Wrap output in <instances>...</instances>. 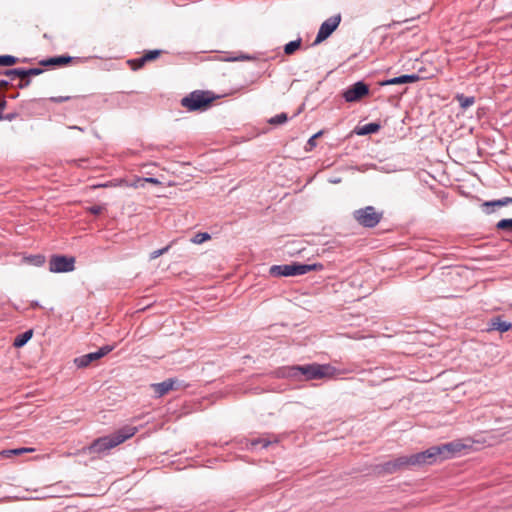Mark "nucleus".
I'll use <instances>...</instances> for the list:
<instances>
[{"mask_svg":"<svg viewBox=\"0 0 512 512\" xmlns=\"http://www.w3.org/2000/svg\"><path fill=\"white\" fill-rule=\"evenodd\" d=\"M211 238V235L207 232H199L197 233L191 241L195 244H202L203 242L209 240Z\"/></svg>","mask_w":512,"mask_h":512,"instance_id":"7c9ffc66","label":"nucleus"},{"mask_svg":"<svg viewBox=\"0 0 512 512\" xmlns=\"http://www.w3.org/2000/svg\"><path fill=\"white\" fill-rule=\"evenodd\" d=\"M341 22V14H336L326 19L320 26L317 36L313 45H318L329 38L332 33L338 28Z\"/></svg>","mask_w":512,"mask_h":512,"instance_id":"6e6552de","label":"nucleus"},{"mask_svg":"<svg viewBox=\"0 0 512 512\" xmlns=\"http://www.w3.org/2000/svg\"><path fill=\"white\" fill-rule=\"evenodd\" d=\"M104 207L101 205H93L87 208V211L93 215H99L103 212Z\"/></svg>","mask_w":512,"mask_h":512,"instance_id":"c9c22d12","label":"nucleus"},{"mask_svg":"<svg viewBox=\"0 0 512 512\" xmlns=\"http://www.w3.org/2000/svg\"><path fill=\"white\" fill-rule=\"evenodd\" d=\"M288 121V115L286 113H280L268 120V123L271 125H281Z\"/></svg>","mask_w":512,"mask_h":512,"instance_id":"c85d7f7f","label":"nucleus"},{"mask_svg":"<svg viewBox=\"0 0 512 512\" xmlns=\"http://www.w3.org/2000/svg\"><path fill=\"white\" fill-rule=\"evenodd\" d=\"M0 120H2V113H0Z\"/></svg>","mask_w":512,"mask_h":512,"instance_id":"603ef678","label":"nucleus"},{"mask_svg":"<svg viewBox=\"0 0 512 512\" xmlns=\"http://www.w3.org/2000/svg\"><path fill=\"white\" fill-rule=\"evenodd\" d=\"M30 451H33V449H31V448H19V449L8 450L6 452L10 453V454H14V455H19V454H22V453H25V452H30Z\"/></svg>","mask_w":512,"mask_h":512,"instance_id":"4c0bfd02","label":"nucleus"},{"mask_svg":"<svg viewBox=\"0 0 512 512\" xmlns=\"http://www.w3.org/2000/svg\"><path fill=\"white\" fill-rule=\"evenodd\" d=\"M136 431L137 429L135 427H123L111 435L95 439L88 447H85L83 451L90 454L104 453L134 436Z\"/></svg>","mask_w":512,"mask_h":512,"instance_id":"f03ea898","label":"nucleus"},{"mask_svg":"<svg viewBox=\"0 0 512 512\" xmlns=\"http://www.w3.org/2000/svg\"><path fill=\"white\" fill-rule=\"evenodd\" d=\"M324 131L320 130L317 133H315L313 136H311L305 146L306 151H311L314 149L317 145V139L323 135Z\"/></svg>","mask_w":512,"mask_h":512,"instance_id":"cd10ccee","label":"nucleus"},{"mask_svg":"<svg viewBox=\"0 0 512 512\" xmlns=\"http://www.w3.org/2000/svg\"><path fill=\"white\" fill-rule=\"evenodd\" d=\"M373 472L378 476L390 475L396 473L392 460L377 464L373 468Z\"/></svg>","mask_w":512,"mask_h":512,"instance_id":"dca6fc26","label":"nucleus"},{"mask_svg":"<svg viewBox=\"0 0 512 512\" xmlns=\"http://www.w3.org/2000/svg\"><path fill=\"white\" fill-rule=\"evenodd\" d=\"M6 105H7V101H6L5 97L3 96L0 100V113H2V111L6 108Z\"/></svg>","mask_w":512,"mask_h":512,"instance_id":"37998d69","label":"nucleus"},{"mask_svg":"<svg viewBox=\"0 0 512 512\" xmlns=\"http://www.w3.org/2000/svg\"><path fill=\"white\" fill-rule=\"evenodd\" d=\"M75 60L74 57L68 55H59L43 59L39 62V65L44 67H62L70 64Z\"/></svg>","mask_w":512,"mask_h":512,"instance_id":"9b49d317","label":"nucleus"},{"mask_svg":"<svg viewBox=\"0 0 512 512\" xmlns=\"http://www.w3.org/2000/svg\"><path fill=\"white\" fill-rule=\"evenodd\" d=\"M30 307L35 309V308H40L41 306H40L38 301L33 300V301L30 302Z\"/></svg>","mask_w":512,"mask_h":512,"instance_id":"a18cd8bd","label":"nucleus"},{"mask_svg":"<svg viewBox=\"0 0 512 512\" xmlns=\"http://www.w3.org/2000/svg\"><path fill=\"white\" fill-rule=\"evenodd\" d=\"M72 99L71 96H58V97H50L49 100L53 103H62Z\"/></svg>","mask_w":512,"mask_h":512,"instance_id":"e433bc0d","label":"nucleus"},{"mask_svg":"<svg viewBox=\"0 0 512 512\" xmlns=\"http://www.w3.org/2000/svg\"><path fill=\"white\" fill-rule=\"evenodd\" d=\"M75 269V257L66 255H52L49 260V271L52 273H66Z\"/></svg>","mask_w":512,"mask_h":512,"instance_id":"0eeeda50","label":"nucleus"},{"mask_svg":"<svg viewBox=\"0 0 512 512\" xmlns=\"http://www.w3.org/2000/svg\"><path fill=\"white\" fill-rule=\"evenodd\" d=\"M44 72V69L40 67H34V68H22V75L23 76H29L30 78L33 76H38Z\"/></svg>","mask_w":512,"mask_h":512,"instance_id":"c756f323","label":"nucleus"},{"mask_svg":"<svg viewBox=\"0 0 512 512\" xmlns=\"http://www.w3.org/2000/svg\"><path fill=\"white\" fill-rule=\"evenodd\" d=\"M161 54L162 50H149L142 57L139 58V61L141 62V64H145L146 62H150L157 59Z\"/></svg>","mask_w":512,"mask_h":512,"instance_id":"5701e85b","label":"nucleus"},{"mask_svg":"<svg viewBox=\"0 0 512 512\" xmlns=\"http://www.w3.org/2000/svg\"><path fill=\"white\" fill-rule=\"evenodd\" d=\"M99 360L96 353H88L79 357H76L73 362L79 369L88 367L92 362Z\"/></svg>","mask_w":512,"mask_h":512,"instance_id":"2eb2a0df","label":"nucleus"},{"mask_svg":"<svg viewBox=\"0 0 512 512\" xmlns=\"http://www.w3.org/2000/svg\"><path fill=\"white\" fill-rule=\"evenodd\" d=\"M218 98L212 91L195 90L181 99V105L188 111H205Z\"/></svg>","mask_w":512,"mask_h":512,"instance_id":"39448f33","label":"nucleus"},{"mask_svg":"<svg viewBox=\"0 0 512 512\" xmlns=\"http://www.w3.org/2000/svg\"><path fill=\"white\" fill-rule=\"evenodd\" d=\"M455 100L459 103L462 109H467L475 103L474 96H466L462 93H458L455 95Z\"/></svg>","mask_w":512,"mask_h":512,"instance_id":"6ab92c4d","label":"nucleus"},{"mask_svg":"<svg viewBox=\"0 0 512 512\" xmlns=\"http://www.w3.org/2000/svg\"><path fill=\"white\" fill-rule=\"evenodd\" d=\"M353 219L364 228L376 227L383 218V212L377 211L374 206H366L353 212Z\"/></svg>","mask_w":512,"mask_h":512,"instance_id":"423d86ee","label":"nucleus"},{"mask_svg":"<svg viewBox=\"0 0 512 512\" xmlns=\"http://www.w3.org/2000/svg\"><path fill=\"white\" fill-rule=\"evenodd\" d=\"M481 207L483 212H485L486 214H492L495 211V207H502L501 199L485 201L484 203H482Z\"/></svg>","mask_w":512,"mask_h":512,"instance_id":"412c9836","label":"nucleus"},{"mask_svg":"<svg viewBox=\"0 0 512 512\" xmlns=\"http://www.w3.org/2000/svg\"><path fill=\"white\" fill-rule=\"evenodd\" d=\"M511 242H512V240H511Z\"/></svg>","mask_w":512,"mask_h":512,"instance_id":"864d4df0","label":"nucleus"},{"mask_svg":"<svg viewBox=\"0 0 512 512\" xmlns=\"http://www.w3.org/2000/svg\"><path fill=\"white\" fill-rule=\"evenodd\" d=\"M19 96V93L13 94V98Z\"/></svg>","mask_w":512,"mask_h":512,"instance_id":"09e8293b","label":"nucleus"},{"mask_svg":"<svg viewBox=\"0 0 512 512\" xmlns=\"http://www.w3.org/2000/svg\"><path fill=\"white\" fill-rule=\"evenodd\" d=\"M420 80V76L418 74H405L398 77L390 78L384 81L379 82L380 86H388V85H402L408 83H414Z\"/></svg>","mask_w":512,"mask_h":512,"instance_id":"f8f14e48","label":"nucleus"},{"mask_svg":"<svg viewBox=\"0 0 512 512\" xmlns=\"http://www.w3.org/2000/svg\"><path fill=\"white\" fill-rule=\"evenodd\" d=\"M380 128H381V125L379 123L371 122V123L365 124L362 127L358 128L356 133L358 135H369V134L378 132L380 130Z\"/></svg>","mask_w":512,"mask_h":512,"instance_id":"a211bd4d","label":"nucleus"},{"mask_svg":"<svg viewBox=\"0 0 512 512\" xmlns=\"http://www.w3.org/2000/svg\"><path fill=\"white\" fill-rule=\"evenodd\" d=\"M324 268L321 263L305 264L292 262L290 264L273 265L269 269V274L273 277H289L304 275L310 271H320Z\"/></svg>","mask_w":512,"mask_h":512,"instance_id":"20e7f679","label":"nucleus"},{"mask_svg":"<svg viewBox=\"0 0 512 512\" xmlns=\"http://www.w3.org/2000/svg\"><path fill=\"white\" fill-rule=\"evenodd\" d=\"M70 129H77V130H80V131H83V128L79 127V126H70L69 127Z\"/></svg>","mask_w":512,"mask_h":512,"instance_id":"49530a36","label":"nucleus"},{"mask_svg":"<svg viewBox=\"0 0 512 512\" xmlns=\"http://www.w3.org/2000/svg\"><path fill=\"white\" fill-rule=\"evenodd\" d=\"M180 387L179 381L174 378H169L160 383H154L151 385L154 393L157 397H162L169 391L178 389Z\"/></svg>","mask_w":512,"mask_h":512,"instance_id":"9d476101","label":"nucleus"},{"mask_svg":"<svg viewBox=\"0 0 512 512\" xmlns=\"http://www.w3.org/2000/svg\"><path fill=\"white\" fill-rule=\"evenodd\" d=\"M114 348H115L114 345H104L101 348H99V350H97L95 353H96L98 359H101L102 357L106 356L111 351H113Z\"/></svg>","mask_w":512,"mask_h":512,"instance_id":"473e14b6","label":"nucleus"},{"mask_svg":"<svg viewBox=\"0 0 512 512\" xmlns=\"http://www.w3.org/2000/svg\"><path fill=\"white\" fill-rule=\"evenodd\" d=\"M10 85V81L7 79L0 80V90H6Z\"/></svg>","mask_w":512,"mask_h":512,"instance_id":"a19ab883","label":"nucleus"},{"mask_svg":"<svg viewBox=\"0 0 512 512\" xmlns=\"http://www.w3.org/2000/svg\"><path fill=\"white\" fill-rule=\"evenodd\" d=\"M399 23H400V22H393L392 24H390V25H389V27H392V26H394V25H396V24H399Z\"/></svg>","mask_w":512,"mask_h":512,"instance_id":"de8ad7c7","label":"nucleus"},{"mask_svg":"<svg viewBox=\"0 0 512 512\" xmlns=\"http://www.w3.org/2000/svg\"><path fill=\"white\" fill-rule=\"evenodd\" d=\"M302 44V39L298 38L296 40L290 41L289 43L285 44L284 46V53L286 55H292L294 54L298 49H300Z\"/></svg>","mask_w":512,"mask_h":512,"instance_id":"4be33fe9","label":"nucleus"},{"mask_svg":"<svg viewBox=\"0 0 512 512\" xmlns=\"http://www.w3.org/2000/svg\"><path fill=\"white\" fill-rule=\"evenodd\" d=\"M19 83L16 85L18 89H26L31 84V78L29 76H19Z\"/></svg>","mask_w":512,"mask_h":512,"instance_id":"72a5a7b5","label":"nucleus"},{"mask_svg":"<svg viewBox=\"0 0 512 512\" xmlns=\"http://www.w3.org/2000/svg\"><path fill=\"white\" fill-rule=\"evenodd\" d=\"M24 260L26 263L36 266V267H41L46 262V258L42 254L30 255V256L25 257Z\"/></svg>","mask_w":512,"mask_h":512,"instance_id":"aec40b11","label":"nucleus"},{"mask_svg":"<svg viewBox=\"0 0 512 512\" xmlns=\"http://www.w3.org/2000/svg\"><path fill=\"white\" fill-rule=\"evenodd\" d=\"M273 442H277V440L271 441V440H269L267 438H264V437H258V438L251 439L249 441V445H250L251 448H254V447L258 446V445H261L262 448H267Z\"/></svg>","mask_w":512,"mask_h":512,"instance_id":"b1692460","label":"nucleus"},{"mask_svg":"<svg viewBox=\"0 0 512 512\" xmlns=\"http://www.w3.org/2000/svg\"><path fill=\"white\" fill-rule=\"evenodd\" d=\"M502 207L507 206L509 204H512V198L511 197H504L501 199Z\"/></svg>","mask_w":512,"mask_h":512,"instance_id":"79ce46f5","label":"nucleus"},{"mask_svg":"<svg viewBox=\"0 0 512 512\" xmlns=\"http://www.w3.org/2000/svg\"><path fill=\"white\" fill-rule=\"evenodd\" d=\"M496 229L512 233V218H504L498 221Z\"/></svg>","mask_w":512,"mask_h":512,"instance_id":"a878e982","label":"nucleus"},{"mask_svg":"<svg viewBox=\"0 0 512 512\" xmlns=\"http://www.w3.org/2000/svg\"><path fill=\"white\" fill-rule=\"evenodd\" d=\"M128 63L130 64V66L133 70L140 69L144 65V64H141V62L139 61V58L129 60Z\"/></svg>","mask_w":512,"mask_h":512,"instance_id":"58836bf2","label":"nucleus"},{"mask_svg":"<svg viewBox=\"0 0 512 512\" xmlns=\"http://www.w3.org/2000/svg\"><path fill=\"white\" fill-rule=\"evenodd\" d=\"M392 461L394 463V468L396 470V473L403 471V470L415 468L411 455L399 456V457L393 459Z\"/></svg>","mask_w":512,"mask_h":512,"instance_id":"ddd939ff","label":"nucleus"},{"mask_svg":"<svg viewBox=\"0 0 512 512\" xmlns=\"http://www.w3.org/2000/svg\"><path fill=\"white\" fill-rule=\"evenodd\" d=\"M463 447L461 443L449 442L411 454L414 467L418 468L425 465H433L437 462L452 458L457 452H460Z\"/></svg>","mask_w":512,"mask_h":512,"instance_id":"f257e3e1","label":"nucleus"},{"mask_svg":"<svg viewBox=\"0 0 512 512\" xmlns=\"http://www.w3.org/2000/svg\"><path fill=\"white\" fill-rule=\"evenodd\" d=\"M18 116H19V114L16 112L7 113L5 115L2 114V119L12 121V120L16 119Z\"/></svg>","mask_w":512,"mask_h":512,"instance_id":"ea45409f","label":"nucleus"},{"mask_svg":"<svg viewBox=\"0 0 512 512\" xmlns=\"http://www.w3.org/2000/svg\"><path fill=\"white\" fill-rule=\"evenodd\" d=\"M19 62V58L13 55H0V66L10 67Z\"/></svg>","mask_w":512,"mask_h":512,"instance_id":"393cba45","label":"nucleus"},{"mask_svg":"<svg viewBox=\"0 0 512 512\" xmlns=\"http://www.w3.org/2000/svg\"><path fill=\"white\" fill-rule=\"evenodd\" d=\"M369 86L364 81H357L354 84L347 87L342 96L348 103H354L360 101L363 97L369 95Z\"/></svg>","mask_w":512,"mask_h":512,"instance_id":"1a4fd4ad","label":"nucleus"},{"mask_svg":"<svg viewBox=\"0 0 512 512\" xmlns=\"http://www.w3.org/2000/svg\"><path fill=\"white\" fill-rule=\"evenodd\" d=\"M32 336H33L32 329H29L21 334H18L13 341V346L16 348L23 347L32 338Z\"/></svg>","mask_w":512,"mask_h":512,"instance_id":"f3484780","label":"nucleus"},{"mask_svg":"<svg viewBox=\"0 0 512 512\" xmlns=\"http://www.w3.org/2000/svg\"><path fill=\"white\" fill-rule=\"evenodd\" d=\"M3 72H4V70H0V76L4 75Z\"/></svg>","mask_w":512,"mask_h":512,"instance_id":"3c124183","label":"nucleus"},{"mask_svg":"<svg viewBox=\"0 0 512 512\" xmlns=\"http://www.w3.org/2000/svg\"><path fill=\"white\" fill-rule=\"evenodd\" d=\"M512 327V323L503 321L500 316L490 319L488 330H497L501 333L508 331Z\"/></svg>","mask_w":512,"mask_h":512,"instance_id":"4468645a","label":"nucleus"},{"mask_svg":"<svg viewBox=\"0 0 512 512\" xmlns=\"http://www.w3.org/2000/svg\"><path fill=\"white\" fill-rule=\"evenodd\" d=\"M141 182V186H143V183H152L154 185H159L160 181L157 178L153 177H146V178H138L137 183Z\"/></svg>","mask_w":512,"mask_h":512,"instance_id":"f704fd0d","label":"nucleus"},{"mask_svg":"<svg viewBox=\"0 0 512 512\" xmlns=\"http://www.w3.org/2000/svg\"><path fill=\"white\" fill-rule=\"evenodd\" d=\"M3 74H4V76H6L8 78L7 80H9L10 82L15 80L19 76H23L22 68L6 69V70H4Z\"/></svg>","mask_w":512,"mask_h":512,"instance_id":"bb28decb","label":"nucleus"},{"mask_svg":"<svg viewBox=\"0 0 512 512\" xmlns=\"http://www.w3.org/2000/svg\"><path fill=\"white\" fill-rule=\"evenodd\" d=\"M336 371L337 369L330 364L311 363L290 367L288 375L291 377L302 375L305 380H314L332 377Z\"/></svg>","mask_w":512,"mask_h":512,"instance_id":"7ed1b4c3","label":"nucleus"},{"mask_svg":"<svg viewBox=\"0 0 512 512\" xmlns=\"http://www.w3.org/2000/svg\"><path fill=\"white\" fill-rule=\"evenodd\" d=\"M174 243V241H172L170 244H168L167 246L161 248V249H158V250H155L153 252L150 253V259L151 260H154L158 257H160L161 255L167 253L169 251V249L171 248L172 244Z\"/></svg>","mask_w":512,"mask_h":512,"instance_id":"2f4dec72","label":"nucleus"},{"mask_svg":"<svg viewBox=\"0 0 512 512\" xmlns=\"http://www.w3.org/2000/svg\"><path fill=\"white\" fill-rule=\"evenodd\" d=\"M250 59H251V57H250V56H248V55H241V56H239V57H235V58H233L232 60H234V61H239V60H250Z\"/></svg>","mask_w":512,"mask_h":512,"instance_id":"c03bdc74","label":"nucleus"},{"mask_svg":"<svg viewBox=\"0 0 512 512\" xmlns=\"http://www.w3.org/2000/svg\"><path fill=\"white\" fill-rule=\"evenodd\" d=\"M19 96V93L13 94V98Z\"/></svg>","mask_w":512,"mask_h":512,"instance_id":"8fccbe9b","label":"nucleus"}]
</instances>
